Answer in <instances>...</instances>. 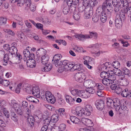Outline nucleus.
<instances>
[{"instance_id": "nucleus-46", "label": "nucleus", "mask_w": 131, "mask_h": 131, "mask_svg": "<svg viewBox=\"0 0 131 131\" xmlns=\"http://www.w3.org/2000/svg\"><path fill=\"white\" fill-rule=\"evenodd\" d=\"M73 17L75 20H78L80 18V15L78 12H75L73 15Z\"/></svg>"}, {"instance_id": "nucleus-35", "label": "nucleus", "mask_w": 131, "mask_h": 131, "mask_svg": "<svg viewBox=\"0 0 131 131\" xmlns=\"http://www.w3.org/2000/svg\"><path fill=\"white\" fill-rule=\"evenodd\" d=\"M73 49L75 52H86V51H84L82 47L78 46H75L73 48Z\"/></svg>"}, {"instance_id": "nucleus-64", "label": "nucleus", "mask_w": 131, "mask_h": 131, "mask_svg": "<svg viewBox=\"0 0 131 131\" xmlns=\"http://www.w3.org/2000/svg\"><path fill=\"white\" fill-rule=\"evenodd\" d=\"M25 2V5L27 7H29L31 4V0H24Z\"/></svg>"}, {"instance_id": "nucleus-13", "label": "nucleus", "mask_w": 131, "mask_h": 131, "mask_svg": "<svg viewBox=\"0 0 131 131\" xmlns=\"http://www.w3.org/2000/svg\"><path fill=\"white\" fill-rule=\"evenodd\" d=\"M82 123L88 127H92L93 126V122L90 119L85 118H82L81 120Z\"/></svg>"}, {"instance_id": "nucleus-50", "label": "nucleus", "mask_w": 131, "mask_h": 131, "mask_svg": "<svg viewBox=\"0 0 131 131\" xmlns=\"http://www.w3.org/2000/svg\"><path fill=\"white\" fill-rule=\"evenodd\" d=\"M100 75L101 77L103 79L104 78H108L109 76L107 72L105 71H103L101 72Z\"/></svg>"}, {"instance_id": "nucleus-36", "label": "nucleus", "mask_w": 131, "mask_h": 131, "mask_svg": "<svg viewBox=\"0 0 131 131\" xmlns=\"http://www.w3.org/2000/svg\"><path fill=\"white\" fill-rule=\"evenodd\" d=\"M103 83L105 85L108 86L110 84H112L111 81H110L108 78L103 79L102 80Z\"/></svg>"}, {"instance_id": "nucleus-34", "label": "nucleus", "mask_w": 131, "mask_h": 131, "mask_svg": "<svg viewBox=\"0 0 131 131\" xmlns=\"http://www.w3.org/2000/svg\"><path fill=\"white\" fill-rule=\"evenodd\" d=\"M83 59L84 60V64L91 63L92 61V58L89 56H84L83 58Z\"/></svg>"}, {"instance_id": "nucleus-28", "label": "nucleus", "mask_w": 131, "mask_h": 131, "mask_svg": "<svg viewBox=\"0 0 131 131\" xmlns=\"http://www.w3.org/2000/svg\"><path fill=\"white\" fill-rule=\"evenodd\" d=\"M81 91L77 89H74L70 91L71 94L75 96H80Z\"/></svg>"}, {"instance_id": "nucleus-45", "label": "nucleus", "mask_w": 131, "mask_h": 131, "mask_svg": "<svg viewBox=\"0 0 131 131\" xmlns=\"http://www.w3.org/2000/svg\"><path fill=\"white\" fill-rule=\"evenodd\" d=\"M122 71L123 73L126 75H129L130 72V71L126 67L123 68Z\"/></svg>"}, {"instance_id": "nucleus-31", "label": "nucleus", "mask_w": 131, "mask_h": 131, "mask_svg": "<svg viewBox=\"0 0 131 131\" xmlns=\"http://www.w3.org/2000/svg\"><path fill=\"white\" fill-rule=\"evenodd\" d=\"M70 119L72 122L76 124H79L80 122V120L75 116H71L70 117Z\"/></svg>"}, {"instance_id": "nucleus-47", "label": "nucleus", "mask_w": 131, "mask_h": 131, "mask_svg": "<svg viewBox=\"0 0 131 131\" xmlns=\"http://www.w3.org/2000/svg\"><path fill=\"white\" fill-rule=\"evenodd\" d=\"M73 5H74V4H73L72 2H71L70 1H68L67 2V4L65 5H67L69 6V7L70 6V9L72 8V10L73 9L74 10L76 9L75 8V6H73Z\"/></svg>"}, {"instance_id": "nucleus-44", "label": "nucleus", "mask_w": 131, "mask_h": 131, "mask_svg": "<svg viewBox=\"0 0 131 131\" xmlns=\"http://www.w3.org/2000/svg\"><path fill=\"white\" fill-rule=\"evenodd\" d=\"M114 74L115 75H117L119 77V78L120 77H121V76L123 75H122V71H121L118 69H116L114 70Z\"/></svg>"}, {"instance_id": "nucleus-26", "label": "nucleus", "mask_w": 131, "mask_h": 131, "mask_svg": "<svg viewBox=\"0 0 131 131\" xmlns=\"http://www.w3.org/2000/svg\"><path fill=\"white\" fill-rule=\"evenodd\" d=\"M45 64V66L41 69V71L47 72L50 71L52 68V65L51 64Z\"/></svg>"}, {"instance_id": "nucleus-2", "label": "nucleus", "mask_w": 131, "mask_h": 131, "mask_svg": "<svg viewBox=\"0 0 131 131\" xmlns=\"http://www.w3.org/2000/svg\"><path fill=\"white\" fill-rule=\"evenodd\" d=\"M13 56L12 59L10 58L7 54H5L4 56L3 59L2 61V63L3 65H6L7 64L8 62L9 61L12 63L18 64L21 62V59H22V57L18 53V54Z\"/></svg>"}, {"instance_id": "nucleus-9", "label": "nucleus", "mask_w": 131, "mask_h": 131, "mask_svg": "<svg viewBox=\"0 0 131 131\" xmlns=\"http://www.w3.org/2000/svg\"><path fill=\"white\" fill-rule=\"evenodd\" d=\"M118 83L120 85L123 86H126L129 84L128 80L125 78L124 75H122L121 77L119 78Z\"/></svg>"}, {"instance_id": "nucleus-6", "label": "nucleus", "mask_w": 131, "mask_h": 131, "mask_svg": "<svg viewBox=\"0 0 131 131\" xmlns=\"http://www.w3.org/2000/svg\"><path fill=\"white\" fill-rule=\"evenodd\" d=\"M47 100L52 104L54 103L56 101V99L51 93L49 91L45 92V97Z\"/></svg>"}, {"instance_id": "nucleus-40", "label": "nucleus", "mask_w": 131, "mask_h": 131, "mask_svg": "<svg viewBox=\"0 0 131 131\" xmlns=\"http://www.w3.org/2000/svg\"><path fill=\"white\" fill-rule=\"evenodd\" d=\"M41 21L42 23L50 25L51 24V20L47 18H44L41 19Z\"/></svg>"}, {"instance_id": "nucleus-62", "label": "nucleus", "mask_w": 131, "mask_h": 131, "mask_svg": "<svg viewBox=\"0 0 131 131\" xmlns=\"http://www.w3.org/2000/svg\"><path fill=\"white\" fill-rule=\"evenodd\" d=\"M87 90V91L90 94H93L95 92V90L94 88H88Z\"/></svg>"}, {"instance_id": "nucleus-30", "label": "nucleus", "mask_w": 131, "mask_h": 131, "mask_svg": "<svg viewBox=\"0 0 131 131\" xmlns=\"http://www.w3.org/2000/svg\"><path fill=\"white\" fill-rule=\"evenodd\" d=\"M100 20L103 23H105L107 20V17L106 13L104 12L102 13L100 15Z\"/></svg>"}, {"instance_id": "nucleus-38", "label": "nucleus", "mask_w": 131, "mask_h": 131, "mask_svg": "<svg viewBox=\"0 0 131 131\" xmlns=\"http://www.w3.org/2000/svg\"><path fill=\"white\" fill-rule=\"evenodd\" d=\"M112 68L113 67L114 68L116 69H118L120 67V63L117 61H114L112 63Z\"/></svg>"}, {"instance_id": "nucleus-48", "label": "nucleus", "mask_w": 131, "mask_h": 131, "mask_svg": "<svg viewBox=\"0 0 131 131\" xmlns=\"http://www.w3.org/2000/svg\"><path fill=\"white\" fill-rule=\"evenodd\" d=\"M129 91L128 89L124 90L122 92L121 94L124 97H127Z\"/></svg>"}, {"instance_id": "nucleus-43", "label": "nucleus", "mask_w": 131, "mask_h": 131, "mask_svg": "<svg viewBox=\"0 0 131 131\" xmlns=\"http://www.w3.org/2000/svg\"><path fill=\"white\" fill-rule=\"evenodd\" d=\"M12 112V114L11 116V119L15 122H17L18 120V118L16 114L14 112Z\"/></svg>"}, {"instance_id": "nucleus-58", "label": "nucleus", "mask_w": 131, "mask_h": 131, "mask_svg": "<svg viewBox=\"0 0 131 131\" xmlns=\"http://www.w3.org/2000/svg\"><path fill=\"white\" fill-rule=\"evenodd\" d=\"M45 107L51 111H53L55 110V108L50 105L47 104L45 105Z\"/></svg>"}, {"instance_id": "nucleus-60", "label": "nucleus", "mask_w": 131, "mask_h": 131, "mask_svg": "<svg viewBox=\"0 0 131 131\" xmlns=\"http://www.w3.org/2000/svg\"><path fill=\"white\" fill-rule=\"evenodd\" d=\"M99 19V17L97 15H95L93 16L92 17V20L94 23H96Z\"/></svg>"}, {"instance_id": "nucleus-8", "label": "nucleus", "mask_w": 131, "mask_h": 131, "mask_svg": "<svg viewBox=\"0 0 131 131\" xmlns=\"http://www.w3.org/2000/svg\"><path fill=\"white\" fill-rule=\"evenodd\" d=\"M62 56L60 54H58L55 55L53 57L52 61L56 67H58L59 66L60 64L59 63L60 62H61L62 61H59V60H60Z\"/></svg>"}, {"instance_id": "nucleus-33", "label": "nucleus", "mask_w": 131, "mask_h": 131, "mask_svg": "<svg viewBox=\"0 0 131 131\" xmlns=\"http://www.w3.org/2000/svg\"><path fill=\"white\" fill-rule=\"evenodd\" d=\"M129 2L126 0H123V1H121V8L122 7L124 9V8H125L128 7V3Z\"/></svg>"}, {"instance_id": "nucleus-17", "label": "nucleus", "mask_w": 131, "mask_h": 131, "mask_svg": "<svg viewBox=\"0 0 131 131\" xmlns=\"http://www.w3.org/2000/svg\"><path fill=\"white\" fill-rule=\"evenodd\" d=\"M33 58H29L27 61V65L28 67L33 68L35 66V61Z\"/></svg>"}, {"instance_id": "nucleus-19", "label": "nucleus", "mask_w": 131, "mask_h": 131, "mask_svg": "<svg viewBox=\"0 0 131 131\" xmlns=\"http://www.w3.org/2000/svg\"><path fill=\"white\" fill-rule=\"evenodd\" d=\"M17 49L16 47L13 45L10 48L9 50V53L8 54V56H9L10 55L13 56L16 55L17 53Z\"/></svg>"}, {"instance_id": "nucleus-10", "label": "nucleus", "mask_w": 131, "mask_h": 131, "mask_svg": "<svg viewBox=\"0 0 131 131\" xmlns=\"http://www.w3.org/2000/svg\"><path fill=\"white\" fill-rule=\"evenodd\" d=\"M30 47H27L26 49L24 50L23 53L25 56L26 58H33L34 54V53H30L29 50H30Z\"/></svg>"}, {"instance_id": "nucleus-24", "label": "nucleus", "mask_w": 131, "mask_h": 131, "mask_svg": "<svg viewBox=\"0 0 131 131\" xmlns=\"http://www.w3.org/2000/svg\"><path fill=\"white\" fill-rule=\"evenodd\" d=\"M80 93V96L84 98H88L90 95L87 91H81Z\"/></svg>"}, {"instance_id": "nucleus-21", "label": "nucleus", "mask_w": 131, "mask_h": 131, "mask_svg": "<svg viewBox=\"0 0 131 131\" xmlns=\"http://www.w3.org/2000/svg\"><path fill=\"white\" fill-rule=\"evenodd\" d=\"M85 17L86 19H88L91 18L93 15V11L90 9L85 8L84 10Z\"/></svg>"}, {"instance_id": "nucleus-63", "label": "nucleus", "mask_w": 131, "mask_h": 131, "mask_svg": "<svg viewBox=\"0 0 131 131\" xmlns=\"http://www.w3.org/2000/svg\"><path fill=\"white\" fill-rule=\"evenodd\" d=\"M112 68H111L110 69H108V71L107 72V73H108V75L110 76V75H112V74H114V70H113L112 69Z\"/></svg>"}, {"instance_id": "nucleus-23", "label": "nucleus", "mask_w": 131, "mask_h": 131, "mask_svg": "<svg viewBox=\"0 0 131 131\" xmlns=\"http://www.w3.org/2000/svg\"><path fill=\"white\" fill-rule=\"evenodd\" d=\"M112 67V66L110 63L107 62L103 64L101 66V70H104L106 69H108Z\"/></svg>"}, {"instance_id": "nucleus-16", "label": "nucleus", "mask_w": 131, "mask_h": 131, "mask_svg": "<svg viewBox=\"0 0 131 131\" xmlns=\"http://www.w3.org/2000/svg\"><path fill=\"white\" fill-rule=\"evenodd\" d=\"M40 89L38 86H35L32 89V94L37 97H40Z\"/></svg>"}, {"instance_id": "nucleus-54", "label": "nucleus", "mask_w": 131, "mask_h": 131, "mask_svg": "<svg viewBox=\"0 0 131 131\" xmlns=\"http://www.w3.org/2000/svg\"><path fill=\"white\" fill-rule=\"evenodd\" d=\"M95 88L98 90H102L104 89V87L101 84L98 83L96 84Z\"/></svg>"}, {"instance_id": "nucleus-59", "label": "nucleus", "mask_w": 131, "mask_h": 131, "mask_svg": "<svg viewBox=\"0 0 131 131\" xmlns=\"http://www.w3.org/2000/svg\"><path fill=\"white\" fill-rule=\"evenodd\" d=\"M119 86L116 84H113L111 86V89L115 92Z\"/></svg>"}, {"instance_id": "nucleus-12", "label": "nucleus", "mask_w": 131, "mask_h": 131, "mask_svg": "<svg viewBox=\"0 0 131 131\" xmlns=\"http://www.w3.org/2000/svg\"><path fill=\"white\" fill-rule=\"evenodd\" d=\"M71 112L74 114L80 116H82L84 113V110L83 109L80 110L78 107L76 108L75 110H72Z\"/></svg>"}, {"instance_id": "nucleus-5", "label": "nucleus", "mask_w": 131, "mask_h": 131, "mask_svg": "<svg viewBox=\"0 0 131 131\" xmlns=\"http://www.w3.org/2000/svg\"><path fill=\"white\" fill-rule=\"evenodd\" d=\"M9 105L11 108V112L15 111L20 115L23 113V110L22 108V107L16 100H11L9 103Z\"/></svg>"}, {"instance_id": "nucleus-53", "label": "nucleus", "mask_w": 131, "mask_h": 131, "mask_svg": "<svg viewBox=\"0 0 131 131\" xmlns=\"http://www.w3.org/2000/svg\"><path fill=\"white\" fill-rule=\"evenodd\" d=\"M4 31L6 32L10 35L12 36H14L15 33L12 30L8 29H4Z\"/></svg>"}, {"instance_id": "nucleus-15", "label": "nucleus", "mask_w": 131, "mask_h": 131, "mask_svg": "<svg viewBox=\"0 0 131 131\" xmlns=\"http://www.w3.org/2000/svg\"><path fill=\"white\" fill-rule=\"evenodd\" d=\"M95 104L96 108L99 110H102L104 108V103L102 100H97Z\"/></svg>"}, {"instance_id": "nucleus-18", "label": "nucleus", "mask_w": 131, "mask_h": 131, "mask_svg": "<svg viewBox=\"0 0 131 131\" xmlns=\"http://www.w3.org/2000/svg\"><path fill=\"white\" fill-rule=\"evenodd\" d=\"M23 89L25 91L29 94H31L32 93V87L30 85L27 83L23 85Z\"/></svg>"}, {"instance_id": "nucleus-42", "label": "nucleus", "mask_w": 131, "mask_h": 131, "mask_svg": "<svg viewBox=\"0 0 131 131\" xmlns=\"http://www.w3.org/2000/svg\"><path fill=\"white\" fill-rule=\"evenodd\" d=\"M113 101L112 99L109 98L107 99L106 103L108 107H110L113 106ZM114 105H116V103H115Z\"/></svg>"}, {"instance_id": "nucleus-39", "label": "nucleus", "mask_w": 131, "mask_h": 131, "mask_svg": "<svg viewBox=\"0 0 131 131\" xmlns=\"http://www.w3.org/2000/svg\"><path fill=\"white\" fill-rule=\"evenodd\" d=\"M72 66L71 71H73L75 70H80V67L79 64H74L72 63Z\"/></svg>"}, {"instance_id": "nucleus-55", "label": "nucleus", "mask_w": 131, "mask_h": 131, "mask_svg": "<svg viewBox=\"0 0 131 131\" xmlns=\"http://www.w3.org/2000/svg\"><path fill=\"white\" fill-rule=\"evenodd\" d=\"M3 111L4 114L5 116L7 118H9L10 116L9 112L5 108H3Z\"/></svg>"}, {"instance_id": "nucleus-20", "label": "nucleus", "mask_w": 131, "mask_h": 131, "mask_svg": "<svg viewBox=\"0 0 131 131\" xmlns=\"http://www.w3.org/2000/svg\"><path fill=\"white\" fill-rule=\"evenodd\" d=\"M92 109V107L91 105H86L85 107V110H84V115L88 116L90 115Z\"/></svg>"}, {"instance_id": "nucleus-29", "label": "nucleus", "mask_w": 131, "mask_h": 131, "mask_svg": "<svg viewBox=\"0 0 131 131\" xmlns=\"http://www.w3.org/2000/svg\"><path fill=\"white\" fill-rule=\"evenodd\" d=\"M34 122V117L31 115H28L27 118V123L30 124L31 126L33 125Z\"/></svg>"}, {"instance_id": "nucleus-27", "label": "nucleus", "mask_w": 131, "mask_h": 131, "mask_svg": "<svg viewBox=\"0 0 131 131\" xmlns=\"http://www.w3.org/2000/svg\"><path fill=\"white\" fill-rule=\"evenodd\" d=\"M119 110H121L122 111V112L125 114L128 113V109L125 105H124V104H122L120 106Z\"/></svg>"}, {"instance_id": "nucleus-4", "label": "nucleus", "mask_w": 131, "mask_h": 131, "mask_svg": "<svg viewBox=\"0 0 131 131\" xmlns=\"http://www.w3.org/2000/svg\"><path fill=\"white\" fill-rule=\"evenodd\" d=\"M59 66L58 71L59 72H62L63 71H71L72 66V63L67 60H64L60 62Z\"/></svg>"}, {"instance_id": "nucleus-11", "label": "nucleus", "mask_w": 131, "mask_h": 131, "mask_svg": "<svg viewBox=\"0 0 131 131\" xmlns=\"http://www.w3.org/2000/svg\"><path fill=\"white\" fill-rule=\"evenodd\" d=\"M121 1L119 0H112V4L115 7V10L116 12L119 11L121 8Z\"/></svg>"}, {"instance_id": "nucleus-14", "label": "nucleus", "mask_w": 131, "mask_h": 131, "mask_svg": "<svg viewBox=\"0 0 131 131\" xmlns=\"http://www.w3.org/2000/svg\"><path fill=\"white\" fill-rule=\"evenodd\" d=\"M65 97L66 102L70 105H72L74 104L75 101V98H73L68 95H65Z\"/></svg>"}, {"instance_id": "nucleus-1", "label": "nucleus", "mask_w": 131, "mask_h": 131, "mask_svg": "<svg viewBox=\"0 0 131 131\" xmlns=\"http://www.w3.org/2000/svg\"><path fill=\"white\" fill-rule=\"evenodd\" d=\"M125 13L128 15V16L131 14V7L125 8L123 10L120 11L119 14H117L116 16L115 22L116 26L119 28L122 25V20H124L125 18Z\"/></svg>"}, {"instance_id": "nucleus-51", "label": "nucleus", "mask_w": 131, "mask_h": 131, "mask_svg": "<svg viewBox=\"0 0 131 131\" xmlns=\"http://www.w3.org/2000/svg\"><path fill=\"white\" fill-rule=\"evenodd\" d=\"M108 78L111 81V82L112 83L114 82V81H116V76L114 74H112V75H110V76L109 75Z\"/></svg>"}, {"instance_id": "nucleus-49", "label": "nucleus", "mask_w": 131, "mask_h": 131, "mask_svg": "<svg viewBox=\"0 0 131 131\" xmlns=\"http://www.w3.org/2000/svg\"><path fill=\"white\" fill-rule=\"evenodd\" d=\"M90 81V79L88 80L85 81L83 83V85L84 86L87 88L90 87V84L91 82Z\"/></svg>"}, {"instance_id": "nucleus-61", "label": "nucleus", "mask_w": 131, "mask_h": 131, "mask_svg": "<svg viewBox=\"0 0 131 131\" xmlns=\"http://www.w3.org/2000/svg\"><path fill=\"white\" fill-rule=\"evenodd\" d=\"M58 111L60 116H63L64 115L63 113H64L65 110L64 108H60L58 110Z\"/></svg>"}, {"instance_id": "nucleus-25", "label": "nucleus", "mask_w": 131, "mask_h": 131, "mask_svg": "<svg viewBox=\"0 0 131 131\" xmlns=\"http://www.w3.org/2000/svg\"><path fill=\"white\" fill-rule=\"evenodd\" d=\"M36 53L39 56H46L47 55L46 51L44 48H42L39 49L37 51Z\"/></svg>"}, {"instance_id": "nucleus-22", "label": "nucleus", "mask_w": 131, "mask_h": 131, "mask_svg": "<svg viewBox=\"0 0 131 131\" xmlns=\"http://www.w3.org/2000/svg\"><path fill=\"white\" fill-rule=\"evenodd\" d=\"M102 6L103 10L105 9V10L107 12H109V10H111L112 8L111 3H108L107 4L103 3Z\"/></svg>"}, {"instance_id": "nucleus-56", "label": "nucleus", "mask_w": 131, "mask_h": 131, "mask_svg": "<svg viewBox=\"0 0 131 131\" xmlns=\"http://www.w3.org/2000/svg\"><path fill=\"white\" fill-rule=\"evenodd\" d=\"M17 2L18 6L21 7L24 5L25 1L24 0H18Z\"/></svg>"}, {"instance_id": "nucleus-3", "label": "nucleus", "mask_w": 131, "mask_h": 131, "mask_svg": "<svg viewBox=\"0 0 131 131\" xmlns=\"http://www.w3.org/2000/svg\"><path fill=\"white\" fill-rule=\"evenodd\" d=\"M90 35L87 34L83 35L76 34L74 35L77 39L80 40L84 41L86 39L89 38H92L94 39H97L98 34L95 32H89Z\"/></svg>"}, {"instance_id": "nucleus-57", "label": "nucleus", "mask_w": 131, "mask_h": 131, "mask_svg": "<svg viewBox=\"0 0 131 131\" xmlns=\"http://www.w3.org/2000/svg\"><path fill=\"white\" fill-rule=\"evenodd\" d=\"M16 20L18 21V23L19 25H22L23 24V19L21 17L18 16Z\"/></svg>"}, {"instance_id": "nucleus-7", "label": "nucleus", "mask_w": 131, "mask_h": 131, "mask_svg": "<svg viewBox=\"0 0 131 131\" xmlns=\"http://www.w3.org/2000/svg\"><path fill=\"white\" fill-rule=\"evenodd\" d=\"M74 78L76 81L80 82L84 80L85 77L83 73L79 72L75 74L74 75Z\"/></svg>"}, {"instance_id": "nucleus-32", "label": "nucleus", "mask_w": 131, "mask_h": 131, "mask_svg": "<svg viewBox=\"0 0 131 131\" xmlns=\"http://www.w3.org/2000/svg\"><path fill=\"white\" fill-rule=\"evenodd\" d=\"M49 59V57L47 55L43 56L41 58V63L43 64H47Z\"/></svg>"}, {"instance_id": "nucleus-52", "label": "nucleus", "mask_w": 131, "mask_h": 131, "mask_svg": "<svg viewBox=\"0 0 131 131\" xmlns=\"http://www.w3.org/2000/svg\"><path fill=\"white\" fill-rule=\"evenodd\" d=\"M89 5L91 7H94L97 3L98 2L97 0H91L89 1Z\"/></svg>"}, {"instance_id": "nucleus-37", "label": "nucleus", "mask_w": 131, "mask_h": 131, "mask_svg": "<svg viewBox=\"0 0 131 131\" xmlns=\"http://www.w3.org/2000/svg\"><path fill=\"white\" fill-rule=\"evenodd\" d=\"M59 118V115L57 114H54L52 116L51 120L54 123H56L58 121Z\"/></svg>"}, {"instance_id": "nucleus-41", "label": "nucleus", "mask_w": 131, "mask_h": 131, "mask_svg": "<svg viewBox=\"0 0 131 131\" xmlns=\"http://www.w3.org/2000/svg\"><path fill=\"white\" fill-rule=\"evenodd\" d=\"M69 7L67 5H64L63 10V12L64 14H67L69 11Z\"/></svg>"}]
</instances>
